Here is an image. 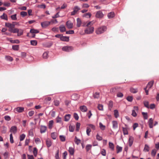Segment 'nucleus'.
I'll use <instances>...</instances> for the list:
<instances>
[{"instance_id": "56", "label": "nucleus", "mask_w": 159, "mask_h": 159, "mask_svg": "<svg viewBox=\"0 0 159 159\" xmlns=\"http://www.w3.org/2000/svg\"><path fill=\"white\" fill-rule=\"evenodd\" d=\"M80 126V124L79 123H77L76 125V130L78 131L79 130Z\"/></svg>"}, {"instance_id": "7", "label": "nucleus", "mask_w": 159, "mask_h": 159, "mask_svg": "<svg viewBox=\"0 0 159 159\" xmlns=\"http://www.w3.org/2000/svg\"><path fill=\"white\" fill-rule=\"evenodd\" d=\"M50 24V22L48 21H45L41 23V25L43 28H45L48 26Z\"/></svg>"}, {"instance_id": "26", "label": "nucleus", "mask_w": 159, "mask_h": 159, "mask_svg": "<svg viewBox=\"0 0 159 159\" xmlns=\"http://www.w3.org/2000/svg\"><path fill=\"white\" fill-rule=\"evenodd\" d=\"M133 142V138L132 137H130L129 139V145L131 146Z\"/></svg>"}, {"instance_id": "5", "label": "nucleus", "mask_w": 159, "mask_h": 159, "mask_svg": "<svg viewBox=\"0 0 159 159\" xmlns=\"http://www.w3.org/2000/svg\"><path fill=\"white\" fill-rule=\"evenodd\" d=\"M74 11L71 12V15L72 16L76 14L78 11L80 10V8L78 6H75L73 9Z\"/></svg>"}, {"instance_id": "45", "label": "nucleus", "mask_w": 159, "mask_h": 159, "mask_svg": "<svg viewBox=\"0 0 159 159\" xmlns=\"http://www.w3.org/2000/svg\"><path fill=\"white\" fill-rule=\"evenodd\" d=\"M91 16V14L90 13H88L84 15L83 16L86 18H90Z\"/></svg>"}, {"instance_id": "48", "label": "nucleus", "mask_w": 159, "mask_h": 159, "mask_svg": "<svg viewBox=\"0 0 159 159\" xmlns=\"http://www.w3.org/2000/svg\"><path fill=\"white\" fill-rule=\"evenodd\" d=\"M31 44L33 46H36L37 43V41L36 40H31L30 41Z\"/></svg>"}, {"instance_id": "62", "label": "nucleus", "mask_w": 159, "mask_h": 159, "mask_svg": "<svg viewBox=\"0 0 159 159\" xmlns=\"http://www.w3.org/2000/svg\"><path fill=\"white\" fill-rule=\"evenodd\" d=\"M96 139L98 140L99 141L101 140L102 139V137L100 136L98 134L96 135Z\"/></svg>"}, {"instance_id": "2", "label": "nucleus", "mask_w": 159, "mask_h": 159, "mask_svg": "<svg viewBox=\"0 0 159 159\" xmlns=\"http://www.w3.org/2000/svg\"><path fill=\"white\" fill-rule=\"evenodd\" d=\"M106 27L105 26H102L97 28L96 30V33L97 34H100L106 30Z\"/></svg>"}, {"instance_id": "37", "label": "nucleus", "mask_w": 159, "mask_h": 159, "mask_svg": "<svg viewBox=\"0 0 159 159\" xmlns=\"http://www.w3.org/2000/svg\"><path fill=\"white\" fill-rule=\"evenodd\" d=\"M33 153L34 156L36 157L37 153H38V150L36 148H34V150L33 151Z\"/></svg>"}, {"instance_id": "35", "label": "nucleus", "mask_w": 159, "mask_h": 159, "mask_svg": "<svg viewBox=\"0 0 159 159\" xmlns=\"http://www.w3.org/2000/svg\"><path fill=\"white\" fill-rule=\"evenodd\" d=\"M59 29L61 32H64L66 31V28L63 25L60 26Z\"/></svg>"}, {"instance_id": "9", "label": "nucleus", "mask_w": 159, "mask_h": 159, "mask_svg": "<svg viewBox=\"0 0 159 159\" xmlns=\"http://www.w3.org/2000/svg\"><path fill=\"white\" fill-rule=\"evenodd\" d=\"M30 32L32 34H33L32 37H34L35 35L34 34L38 33L39 32V30H35L34 29H31L30 30Z\"/></svg>"}, {"instance_id": "39", "label": "nucleus", "mask_w": 159, "mask_h": 159, "mask_svg": "<svg viewBox=\"0 0 159 159\" xmlns=\"http://www.w3.org/2000/svg\"><path fill=\"white\" fill-rule=\"evenodd\" d=\"M7 130V128L5 126L2 127V129L1 131L2 133V134H5L6 133Z\"/></svg>"}, {"instance_id": "3", "label": "nucleus", "mask_w": 159, "mask_h": 159, "mask_svg": "<svg viewBox=\"0 0 159 159\" xmlns=\"http://www.w3.org/2000/svg\"><path fill=\"white\" fill-rule=\"evenodd\" d=\"M5 26L9 28L8 30L10 31L13 29L15 27V25L14 24L6 22L5 24Z\"/></svg>"}, {"instance_id": "59", "label": "nucleus", "mask_w": 159, "mask_h": 159, "mask_svg": "<svg viewBox=\"0 0 159 159\" xmlns=\"http://www.w3.org/2000/svg\"><path fill=\"white\" fill-rule=\"evenodd\" d=\"M29 135L31 136H34V133L33 132V129H30L29 132Z\"/></svg>"}, {"instance_id": "33", "label": "nucleus", "mask_w": 159, "mask_h": 159, "mask_svg": "<svg viewBox=\"0 0 159 159\" xmlns=\"http://www.w3.org/2000/svg\"><path fill=\"white\" fill-rule=\"evenodd\" d=\"M122 147H120L118 145H117L116 146L117 153H119L121 152L122 151Z\"/></svg>"}, {"instance_id": "46", "label": "nucleus", "mask_w": 159, "mask_h": 159, "mask_svg": "<svg viewBox=\"0 0 159 159\" xmlns=\"http://www.w3.org/2000/svg\"><path fill=\"white\" fill-rule=\"evenodd\" d=\"M101 153L103 156H106V150L104 149H102L101 150Z\"/></svg>"}, {"instance_id": "20", "label": "nucleus", "mask_w": 159, "mask_h": 159, "mask_svg": "<svg viewBox=\"0 0 159 159\" xmlns=\"http://www.w3.org/2000/svg\"><path fill=\"white\" fill-rule=\"evenodd\" d=\"M82 21L80 19L78 18L77 19V27H80L81 25Z\"/></svg>"}, {"instance_id": "31", "label": "nucleus", "mask_w": 159, "mask_h": 159, "mask_svg": "<svg viewBox=\"0 0 159 159\" xmlns=\"http://www.w3.org/2000/svg\"><path fill=\"white\" fill-rule=\"evenodd\" d=\"M53 124V121L51 120L48 123V127L49 129H51L52 128V125Z\"/></svg>"}, {"instance_id": "22", "label": "nucleus", "mask_w": 159, "mask_h": 159, "mask_svg": "<svg viewBox=\"0 0 159 159\" xmlns=\"http://www.w3.org/2000/svg\"><path fill=\"white\" fill-rule=\"evenodd\" d=\"M80 108V110L83 112H86L87 110L86 107L85 106H81Z\"/></svg>"}, {"instance_id": "36", "label": "nucleus", "mask_w": 159, "mask_h": 159, "mask_svg": "<svg viewBox=\"0 0 159 159\" xmlns=\"http://www.w3.org/2000/svg\"><path fill=\"white\" fill-rule=\"evenodd\" d=\"M114 115L115 117L117 118L119 116V112L117 110H114Z\"/></svg>"}, {"instance_id": "53", "label": "nucleus", "mask_w": 159, "mask_h": 159, "mask_svg": "<svg viewBox=\"0 0 159 159\" xmlns=\"http://www.w3.org/2000/svg\"><path fill=\"white\" fill-rule=\"evenodd\" d=\"M23 31L22 30L18 29V31L17 32V36H20V35H22L23 34Z\"/></svg>"}, {"instance_id": "29", "label": "nucleus", "mask_w": 159, "mask_h": 159, "mask_svg": "<svg viewBox=\"0 0 159 159\" xmlns=\"http://www.w3.org/2000/svg\"><path fill=\"white\" fill-rule=\"evenodd\" d=\"M93 97L94 98H98L99 97V93L96 92L93 94Z\"/></svg>"}, {"instance_id": "12", "label": "nucleus", "mask_w": 159, "mask_h": 159, "mask_svg": "<svg viewBox=\"0 0 159 159\" xmlns=\"http://www.w3.org/2000/svg\"><path fill=\"white\" fill-rule=\"evenodd\" d=\"M24 108L22 107H18L15 109V110L19 113L23 112L24 110Z\"/></svg>"}, {"instance_id": "42", "label": "nucleus", "mask_w": 159, "mask_h": 159, "mask_svg": "<svg viewBox=\"0 0 159 159\" xmlns=\"http://www.w3.org/2000/svg\"><path fill=\"white\" fill-rule=\"evenodd\" d=\"M157 153V150L155 149H153L152 151L151 154L153 157H154Z\"/></svg>"}, {"instance_id": "27", "label": "nucleus", "mask_w": 159, "mask_h": 159, "mask_svg": "<svg viewBox=\"0 0 159 159\" xmlns=\"http://www.w3.org/2000/svg\"><path fill=\"white\" fill-rule=\"evenodd\" d=\"M5 58L7 60L10 61H12L13 60L12 57L9 56H6Z\"/></svg>"}, {"instance_id": "52", "label": "nucleus", "mask_w": 159, "mask_h": 159, "mask_svg": "<svg viewBox=\"0 0 159 159\" xmlns=\"http://www.w3.org/2000/svg\"><path fill=\"white\" fill-rule=\"evenodd\" d=\"M109 148L112 150L114 149V144L111 143L109 142Z\"/></svg>"}, {"instance_id": "41", "label": "nucleus", "mask_w": 159, "mask_h": 159, "mask_svg": "<svg viewBox=\"0 0 159 159\" xmlns=\"http://www.w3.org/2000/svg\"><path fill=\"white\" fill-rule=\"evenodd\" d=\"M142 114L143 115L144 118L145 119H147L148 118V113L147 112H142Z\"/></svg>"}, {"instance_id": "17", "label": "nucleus", "mask_w": 159, "mask_h": 159, "mask_svg": "<svg viewBox=\"0 0 159 159\" xmlns=\"http://www.w3.org/2000/svg\"><path fill=\"white\" fill-rule=\"evenodd\" d=\"M46 142L47 147L48 148L50 147L52 145V142L51 140L49 139H46Z\"/></svg>"}, {"instance_id": "13", "label": "nucleus", "mask_w": 159, "mask_h": 159, "mask_svg": "<svg viewBox=\"0 0 159 159\" xmlns=\"http://www.w3.org/2000/svg\"><path fill=\"white\" fill-rule=\"evenodd\" d=\"M154 83V81H152L148 82L146 88L149 89H150Z\"/></svg>"}, {"instance_id": "4", "label": "nucleus", "mask_w": 159, "mask_h": 159, "mask_svg": "<svg viewBox=\"0 0 159 159\" xmlns=\"http://www.w3.org/2000/svg\"><path fill=\"white\" fill-rule=\"evenodd\" d=\"M138 108L137 107H134V109L132 111V115L134 117H136L137 116V112L138 111Z\"/></svg>"}, {"instance_id": "60", "label": "nucleus", "mask_w": 159, "mask_h": 159, "mask_svg": "<svg viewBox=\"0 0 159 159\" xmlns=\"http://www.w3.org/2000/svg\"><path fill=\"white\" fill-rule=\"evenodd\" d=\"M10 141L11 143H14L12 134H10Z\"/></svg>"}, {"instance_id": "19", "label": "nucleus", "mask_w": 159, "mask_h": 159, "mask_svg": "<svg viewBox=\"0 0 159 159\" xmlns=\"http://www.w3.org/2000/svg\"><path fill=\"white\" fill-rule=\"evenodd\" d=\"M61 40L62 41H68L69 40V37L66 36H64L62 35L61 37Z\"/></svg>"}, {"instance_id": "49", "label": "nucleus", "mask_w": 159, "mask_h": 159, "mask_svg": "<svg viewBox=\"0 0 159 159\" xmlns=\"http://www.w3.org/2000/svg\"><path fill=\"white\" fill-rule=\"evenodd\" d=\"M99 124L100 128L102 130H104L105 129V126L103 125L102 123H100Z\"/></svg>"}, {"instance_id": "10", "label": "nucleus", "mask_w": 159, "mask_h": 159, "mask_svg": "<svg viewBox=\"0 0 159 159\" xmlns=\"http://www.w3.org/2000/svg\"><path fill=\"white\" fill-rule=\"evenodd\" d=\"M10 132L13 134H15L17 132V127L15 126H12L10 129Z\"/></svg>"}, {"instance_id": "43", "label": "nucleus", "mask_w": 159, "mask_h": 159, "mask_svg": "<svg viewBox=\"0 0 159 159\" xmlns=\"http://www.w3.org/2000/svg\"><path fill=\"white\" fill-rule=\"evenodd\" d=\"M18 31V29L17 28H15L13 29L10 32L11 33H17V32Z\"/></svg>"}, {"instance_id": "38", "label": "nucleus", "mask_w": 159, "mask_h": 159, "mask_svg": "<svg viewBox=\"0 0 159 159\" xmlns=\"http://www.w3.org/2000/svg\"><path fill=\"white\" fill-rule=\"evenodd\" d=\"M20 15L22 17H24L27 15V13L26 12L22 11L20 12Z\"/></svg>"}, {"instance_id": "61", "label": "nucleus", "mask_w": 159, "mask_h": 159, "mask_svg": "<svg viewBox=\"0 0 159 159\" xmlns=\"http://www.w3.org/2000/svg\"><path fill=\"white\" fill-rule=\"evenodd\" d=\"M48 53L47 52H44L43 55V57L44 59H47L48 58Z\"/></svg>"}, {"instance_id": "30", "label": "nucleus", "mask_w": 159, "mask_h": 159, "mask_svg": "<svg viewBox=\"0 0 159 159\" xmlns=\"http://www.w3.org/2000/svg\"><path fill=\"white\" fill-rule=\"evenodd\" d=\"M0 17L2 19H4L7 20H8L7 16L5 13H3L2 15Z\"/></svg>"}, {"instance_id": "50", "label": "nucleus", "mask_w": 159, "mask_h": 159, "mask_svg": "<svg viewBox=\"0 0 159 159\" xmlns=\"http://www.w3.org/2000/svg\"><path fill=\"white\" fill-rule=\"evenodd\" d=\"M92 147V145L90 144H88L86 145V151L88 152L90 150Z\"/></svg>"}, {"instance_id": "24", "label": "nucleus", "mask_w": 159, "mask_h": 159, "mask_svg": "<svg viewBox=\"0 0 159 159\" xmlns=\"http://www.w3.org/2000/svg\"><path fill=\"white\" fill-rule=\"evenodd\" d=\"M115 16V13L113 12H111L108 14L107 16L109 19Z\"/></svg>"}, {"instance_id": "58", "label": "nucleus", "mask_w": 159, "mask_h": 159, "mask_svg": "<svg viewBox=\"0 0 159 159\" xmlns=\"http://www.w3.org/2000/svg\"><path fill=\"white\" fill-rule=\"evenodd\" d=\"M144 106L147 107V108H149V102L147 101H145L144 102Z\"/></svg>"}, {"instance_id": "1", "label": "nucleus", "mask_w": 159, "mask_h": 159, "mask_svg": "<svg viewBox=\"0 0 159 159\" xmlns=\"http://www.w3.org/2000/svg\"><path fill=\"white\" fill-rule=\"evenodd\" d=\"M94 22L93 21H89L87 23L86 25L87 28L84 30L85 33L90 34L92 33L94 31V27L92 25L94 24Z\"/></svg>"}, {"instance_id": "44", "label": "nucleus", "mask_w": 159, "mask_h": 159, "mask_svg": "<svg viewBox=\"0 0 159 159\" xmlns=\"http://www.w3.org/2000/svg\"><path fill=\"white\" fill-rule=\"evenodd\" d=\"M25 137V135L24 134H22L20 136V141H23L24 140Z\"/></svg>"}, {"instance_id": "14", "label": "nucleus", "mask_w": 159, "mask_h": 159, "mask_svg": "<svg viewBox=\"0 0 159 159\" xmlns=\"http://www.w3.org/2000/svg\"><path fill=\"white\" fill-rule=\"evenodd\" d=\"M148 125L150 128H152L153 127V120L152 118H150L148 121Z\"/></svg>"}, {"instance_id": "40", "label": "nucleus", "mask_w": 159, "mask_h": 159, "mask_svg": "<svg viewBox=\"0 0 159 159\" xmlns=\"http://www.w3.org/2000/svg\"><path fill=\"white\" fill-rule=\"evenodd\" d=\"M59 138L61 141L62 142H64L66 140V137L64 135H60Z\"/></svg>"}, {"instance_id": "28", "label": "nucleus", "mask_w": 159, "mask_h": 159, "mask_svg": "<svg viewBox=\"0 0 159 159\" xmlns=\"http://www.w3.org/2000/svg\"><path fill=\"white\" fill-rule=\"evenodd\" d=\"M19 48V45H13L12 46V49L14 50L18 51Z\"/></svg>"}, {"instance_id": "6", "label": "nucleus", "mask_w": 159, "mask_h": 159, "mask_svg": "<svg viewBox=\"0 0 159 159\" xmlns=\"http://www.w3.org/2000/svg\"><path fill=\"white\" fill-rule=\"evenodd\" d=\"M73 49L72 46H64L63 47L62 49L63 51L66 52H70Z\"/></svg>"}, {"instance_id": "64", "label": "nucleus", "mask_w": 159, "mask_h": 159, "mask_svg": "<svg viewBox=\"0 0 159 159\" xmlns=\"http://www.w3.org/2000/svg\"><path fill=\"white\" fill-rule=\"evenodd\" d=\"M56 120L57 123H61V118L58 116L56 118Z\"/></svg>"}, {"instance_id": "18", "label": "nucleus", "mask_w": 159, "mask_h": 159, "mask_svg": "<svg viewBox=\"0 0 159 159\" xmlns=\"http://www.w3.org/2000/svg\"><path fill=\"white\" fill-rule=\"evenodd\" d=\"M68 151L71 155H74L75 150L73 148L70 147L69 148Z\"/></svg>"}, {"instance_id": "23", "label": "nucleus", "mask_w": 159, "mask_h": 159, "mask_svg": "<svg viewBox=\"0 0 159 159\" xmlns=\"http://www.w3.org/2000/svg\"><path fill=\"white\" fill-rule=\"evenodd\" d=\"M74 142L76 144L78 145L80 143L81 140L80 139H78L76 136H75Z\"/></svg>"}, {"instance_id": "54", "label": "nucleus", "mask_w": 159, "mask_h": 159, "mask_svg": "<svg viewBox=\"0 0 159 159\" xmlns=\"http://www.w3.org/2000/svg\"><path fill=\"white\" fill-rule=\"evenodd\" d=\"M98 108L99 110L102 111L103 110V106L102 104H99L98 106Z\"/></svg>"}, {"instance_id": "57", "label": "nucleus", "mask_w": 159, "mask_h": 159, "mask_svg": "<svg viewBox=\"0 0 159 159\" xmlns=\"http://www.w3.org/2000/svg\"><path fill=\"white\" fill-rule=\"evenodd\" d=\"M10 42L11 43H20V41L18 39L14 40H10Z\"/></svg>"}, {"instance_id": "16", "label": "nucleus", "mask_w": 159, "mask_h": 159, "mask_svg": "<svg viewBox=\"0 0 159 159\" xmlns=\"http://www.w3.org/2000/svg\"><path fill=\"white\" fill-rule=\"evenodd\" d=\"M47 127L45 126L41 125L40 128V132L41 133H45Z\"/></svg>"}, {"instance_id": "15", "label": "nucleus", "mask_w": 159, "mask_h": 159, "mask_svg": "<svg viewBox=\"0 0 159 159\" xmlns=\"http://www.w3.org/2000/svg\"><path fill=\"white\" fill-rule=\"evenodd\" d=\"M113 128L114 129H116L118 128L117 122L115 120H113L112 122Z\"/></svg>"}, {"instance_id": "32", "label": "nucleus", "mask_w": 159, "mask_h": 159, "mask_svg": "<svg viewBox=\"0 0 159 159\" xmlns=\"http://www.w3.org/2000/svg\"><path fill=\"white\" fill-rule=\"evenodd\" d=\"M71 115L70 114H67L65 115V121H68L70 118Z\"/></svg>"}, {"instance_id": "11", "label": "nucleus", "mask_w": 159, "mask_h": 159, "mask_svg": "<svg viewBox=\"0 0 159 159\" xmlns=\"http://www.w3.org/2000/svg\"><path fill=\"white\" fill-rule=\"evenodd\" d=\"M67 27L69 29H71L73 27V24L70 21H68L66 23Z\"/></svg>"}, {"instance_id": "63", "label": "nucleus", "mask_w": 159, "mask_h": 159, "mask_svg": "<svg viewBox=\"0 0 159 159\" xmlns=\"http://www.w3.org/2000/svg\"><path fill=\"white\" fill-rule=\"evenodd\" d=\"M4 118L7 121H10L11 120L10 117L8 116H5Z\"/></svg>"}, {"instance_id": "47", "label": "nucleus", "mask_w": 159, "mask_h": 159, "mask_svg": "<svg viewBox=\"0 0 159 159\" xmlns=\"http://www.w3.org/2000/svg\"><path fill=\"white\" fill-rule=\"evenodd\" d=\"M51 98L50 97H48L45 98L44 102L45 103H47L48 101H51Z\"/></svg>"}, {"instance_id": "8", "label": "nucleus", "mask_w": 159, "mask_h": 159, "mask_svg": "<svg viewBox=\"0 0 159 159\" xmlns=\"http://www.w3.org/2000/svg\"><path fill=\"white\" fill-rule=\"evenodd\" d=\"M103 14L101 11L97 12L96 14V17L98 18H102L103 16Z\"/></svg>"}, {"instance_id": "25", "label": "nucleus", "mask_w": 159, "mask_h": 159, "mask_svg": "<svg viewBox=\"0 0 159 159\" xmlns=\"http://www.w3.org/2000/svg\"><path fill=\"white\" fill-rule=\"evenodd\" d=\"M51 136L53 139H55L57 136V134L56 133L53 132L51 133Z\"/></svg>"}, {"instance_id": "51", "label": "nucleus", "mask_w": 159, "mask_h": 159, "mask_svg": "<svg viewBox=\"0 0 159 159\" xmlns=\"http://www.w3.org/2000/svg\"><path fill=\"white\" fill-rule=\"evenodd\" d=\"M11 19L13 20H17L16 17V14H15L13 15H12L11 16Z\"/></svg>"}, {"instance_id": "55", "label": "nucleus", "mask_w": 159, "mask_h": 159, "mask_svg": "<svg viewBox=\"0 0 159 159\" xmlns=\"http://www.w3.org/2000/svg\"><path fill=\"white\" fill-rule=\"evenodd\" d=\"M75 129V126L70 125L69 126V130L70 132H73Z\"/></svg>"}, {"instance_id": "21", "label": "nucleus", "mask_w": 159, "mask_h": 159, "mask_svg": "<svg viewBox=\"0 0 159 159\" xmlns=\"http://www.w3.org/2000/svg\"><path fill=\"white\" fill-rule=\"evenodd\" d=\"M150 150V147L147 144H145L144 148L143 150L144 152H148Z\"/></svg>"}, {"instance_id": "34", "label": "nucleus", "mask_w": 159, "mask_h": 159, "mask_svg": "<svg viewBox=\"0 0 159 159\" xmlns=\"http://www.w3.org/2000/svg\"><path fill=\"white\" fill-rule=\"evenodd\" d=\"M122 130L124 135L128 134V131L126 128H122Z\"/></svg>"}]
</instances>
